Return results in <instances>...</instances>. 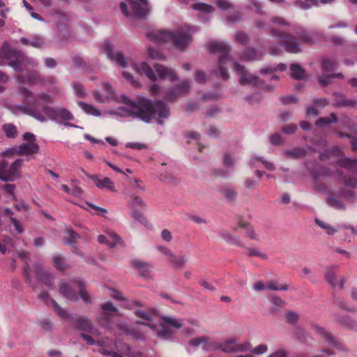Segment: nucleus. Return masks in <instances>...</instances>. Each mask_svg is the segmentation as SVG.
I'll use <instances>...</instances> for the list:
<instances>
[{"instance_id": "1", "label": "nucleus", "mask_w": 357, "mask_h": 357, "mask_svg": "<svg viewBox=\"0 0 357 357\" xmlns=\"http://www.w3.org/2000/svg\"><path fill=\"white\" fill-rule=\"evenodd\" d=\"M121 100L129 106V109L126 110L128 116L138 118L145 123H150L152 119L158 116V123L162 124V119L169 116L168 106L161 100L153 102L149 98L139 96L136 101H133L125 96H122Z\"/></svg>"}, {"instance_id": "2", "label": "nucleus", "mask_w": 357, "mask_h": 357, "mask_svg": "<svg viewBox=\"0 0 357 357\" xmlns=\"http://www.w3.org/2000/svg\"><path fill=\"white\" fill-rule=\"evenodd\" d=\"M19 93L22 96L23 101L25 102L27 105H21L13 106L12 112L15 114H17V112H21L24 114L33 117L39 121H45L46 117L43 112V106L44 103H53L52 98L45 93H40L37 97H35L30 90L24 86L19 89Z\"/></svg>"}, {"instance_id": "3", "label": "nucleus", "mask_w": 357, "mask_h": 357, "mask_svg": "<svg viewBox=\"0 0 357 357\" xmlns=\"http://www.w3.org/2000/svg\"><path fill=\"white\" fill-rule=\"evenodd\" d=\"M50 301L54 311L59 317L61 319H68L74 325L76 329L84 332L80 334V336L86 341L87 344H97V341H96L93 337H98L100 332L97 328H94L90 319L84 317L77 318L72 314H69L67 311L62 308L54 300L51 299Z\"/></svg>"}, {"instance_id": "4", "label": "nucleus", "mask_w": 357, "mask_h": 357, "mask_svg": "<svg viewBox=\"0 0 357 357\" xmlns=\"http://www.w3.org/2000/svg\"><path fill=\"white\" fill-rule=\"evenodd\" d=\"M146 36L152 41L162 43L170 42L179 50H183L191 43L192 37L188 28L182 27L176 31H153L146 33Z\"/></svg>"}, {"instance_id": "5", "label": "nucleus", "mask_w": 357, "mask_h": 357, "mask_svg": "<svg viewBox=\"0 0 357 357\" xmlns=\"http://www.w3.org/2000/svg\"><path fill=\"white\" fill-rule=\"evenodd\" d=\"M208 51L211 53H219L220 54L218 60L220 76L224 80L229 78L227 69L224 65L231 61V56L229 55L230 47L229 44L224 42L215 41L208 45Z\"/></svg>"}, {"instance_id": "6", "label": "nucleus", "mask_w": 357, "mask_h": 357, "mask_svg": "<svg viewBox=\"0 0 357 357\" xmlns=\"http://www.w3.org/2000/svg\"><path fill=\"white\" fill-rule=\"evenodd\" d=\"M271 34L274 38H278L283 44L287 52L296 54L301 51L298 40L294 35L275 29L271 30Z\"/></svg>"}, {"instance_id": "7", "label": "nucleus", "mask_w": 357, "mask_h": 357, "mask_svg": "<svg viewBox=\"0 0 357 357\" xmlns=\"http://www.w3.org/2000/svg\"><path fill=\"white\" fill-rule=\"evenodd\" d=\"M102 312L97 318V321L102 327L109 329L114 317L119 315V310L111 302L102 303L100 306Z\"/></svg>"}, {"instance_id": "8", "label": "nucleus", "mask_w": 357, "mask_h": 357, "mask_svg": "<svg viewBox=\"0 0 357 357\" xmlns=\"http://www.w3.org/2000/svg\"><path fill=\"white\" fill-rule=\"evenodd\" d=\"M130 208V216L134 220L146 225L148 221L144 215L140 212V209L146 207V204L142 199L139 196H133L128 204Z\"/></svg>"}, {"instance_id": "9", "label": "nucleus", "mask_w": 357, "mask_h": 357, "mask_svg": "<svg viewBox=\"0 0 357 357\" xmlns=\"http://www.w3.org/2000/svg\"><path fill=\"white\" fill-rule=\"evenodd\" d=\"M44 103L43 106V112L51 120H56L60 117L64 121H70L74 119L73 115L67 109L64 107H58L54 109Z\"/></svg>"}, {"instance_id": "10", "label": "nucleus", "mask_w": 357, "mask_h": 357, "mask_svg": "<svg viewBox=\"0 0 357 357\" xmlns=\"http://www.w3.org/2000/svg\"><path fill=\"white\" fill-rule=\"evenodd\" d=\"M234 70L238 73L240 75L239 82L241 85L253 84L255 86L261 87V82L259 77L252 74H249L245 69V67L237 62L234 63Z\"/></svg>"}, {"instance_id": "11", "label": "nucleus", "mask_w": 357, "mask_h": 357, "mask_svg": "<svg viewBox=\"0 0 357 357\" xmlns=\"http://www.w3.org/2000/svg\"><path fill=\"white\" fill-rule=\"evenodd\" d=\"M312 330L317 335L326 340V342L331 346L340 351L347 350L345 346L342 343L337 341L333 335L331 333L327 332L324 328L314 325L312 326Z\"/></svg>"}, {"instance_id": "12", "label": "nucleus", "mask_w": 357, "mask_h": 357, "mask_svg": "<svg viewBox=\"0 0 357 357\" xmlns=\"http://www.w3.org/2000/svg\"><path fill=\"white\" fill-rule=\"evenodd\" d=\"M77 281L66 282L64 280H61L59 283V293L69 301H77L78 296L75 290L73 289L75 284H77Z\"/></svg>"}, {"instance_id": "13", "label": "nucleus", "mask_w": 357, "mask_h": 357, "mask_svg": "<svg viewBox=\"0 0 357 357\" xmlns=\"http://www.w3.org/2000/svg\"><path fill=\"white\" fill-rule=\"evenodd\" d=\"M131 9V15L137 18L145 17L148 14L146 0H128Z\"/></svg>"}, {"instance_id": "14", "label": "nucleus", "mask_w": 357, "mask_h": 357, "mask_svg": "<svg viewBox=\"0 0 357 357\" xmlns=\"http://www.w3.org/2000/svg\"><path fill=\"white\" fill-rule=\"evenodd\" d=\"M20 176V171L11 164L8 166L6 161L0 162V180L3 181H13L15 178Z\"/></svg>"}, {"instance_id": "15", "label": "nucleus", "mask_w": 357, "mask_h": 357, "mask_svg": "<svg viewBox=\"0 0 357 357\" xmlns=\"http://www.w3.org/2000/svg\"><path fill=\"white\" fill-rule=\"evenodd\" d=\"M103 47L107 57L112 61H115L118 65L125 68L128 66V61L124 57L121 52L114 53L112 52V44L107 41L104 43Z\"/></svg>"}, {"instance_id": "16", "label": "nucleus", "mask_w": 357, "mask_h": 357, "mask_svg": "<svg viewBox=\"0 0 357 357\" xmlns=\"http://www.w3.org/2000/svg\"><path fill=\"white\" fill-rule=\"evenodd\" d=\"M34 269L38 280L43 282L47 287L53 286V277L51 274L43 271L42 266L39 264H35Z\"/></svg>"}, {"instance_id": "17", "label": "nucleus", "mask_w": 357, "mask_h": 357, "mask_svg": "<svg viewBox=\"0 0 357 357\" xmlns=\"http://www.w3.org/2000/svg\"><path fill=\"white\" fill-rule=\"evenodd\" d=\"M39 151V145L36 142H24L17 147L20 155L29 156L36 154Z\"/></svg>"}, {"instance_id": "18", "label": "nucleus", "mask_w": 357, "mask_h": 357, "mask_svg": "<svg viewBox=\"0 0 357 357\" xmlns=\"http://www.w3.org/2000/svg\"><path fill=\"white\" fill-rule=\"evenodd\" d=\"M154 68L160 79L168 78L171 81H174L177 79L176 74L172 69L167 68L158 63L154 65Z\"/></svg>"}, {"instance_id": "19", "label": "nucleus", "mask_w": 357, "mask_h": 357, "mask_svg": "<svg viewBox=\"0 0 357 357\" xmlns=\"http://www.w3.org/2000/svg\"><path fill=\"white\" fill-rule=\"evenodd\" d=\"M189 89L190 82L185 81L181 84L175 86L172 90L169 91L167 93L166 98L170 100H173L181 94L187 93Z\"/></svg>"}, {"instance_id": "20", "label": "nucleus", "mask_w": 357, "mask_h": 357, "mask_svg": "<svg viewBox=\"0 0 357 357\" xmlns=\"http://www.w3.org/2000/svg\"><path fill=\"white\" fill-rule=\"evenodd\" d=\"M333 106L336 107H353L356 105V101L347 99L346 96L344 94L340 93H335L333 94Z\"/></svg>"}, {"instance_id": "21", "label": "nucleus", "mask_w": 357, "mask_h": 357, "mask_svg": "<svg viewBox=\"0 0 357 357\" xmlns=\"http://www.w3.org/2000/svg\"><path fill=\"white\" fill-rule=\"evenodd\" d=\"M132 68L139 73H144L149 79L151 81H155L157 79L156 75L154 73L153 69L145 62L137 66V64H133Z\"/></svg>"}, {"instance_id": "22", "label": "nucleus", "mask_w": 357, "mask_h": 357, "mask_svg": "<svg viewBox=\"0 0 357 357\" xmlns=\"http://www.w3.org/2000/svg\"><path fill=\"white\" fill-rule=\"evenodd\" d=\"M20 56V52L10 49L7 44H4L0 49V58L8 60L17 59Z\"/></svg>"}, {"instance_id": "23", "label": "nucleus", "mask_w": 357, "mask_h": 357, "mask_svg": "<svg viewBox=\"0 0 357 357\" xmlns=\"http://www.w3.org/2000/svg\"><path fill=\"white\" fill-rule=\"evenodd\" d=\"M109 236L112 241H109L107 237L104 235H99L98 241L100 243L108 244L110 248L115 247L121 239L119 236L116 233L111 232L109 233Z\"/></svg>"}, {"instance_id": "24", "label": "nucleus", "mask_w": 357, "mask_h": 357, "mask_svg": "<svg viewBox=\"0 0 357 357\" xmlns=\"http://www.w3.org/2000/svg\"><path fill=\"white\" fill-rule=\"evenodd\" d=\"M262 53L257 52L254 48L248 47L241 56V59L245 61H255L261 59Z\"/></svg>"}, {"instance_id": "25", "label": "nucleus", "mask_w": 357, "mask_h": 357, "mask_svg": "<svg viewBox=\"0 0 357 357\" xmlns=\"http://www.w3.org/2000/svg\"><path fill=\"white\" fill-rule=\"evenodd\" d=\"M291 76L294 79L301 80L306 77L305 70L298 64L293 63L290 66Z\"/></svg>"}, {"instance_id": "26", "label": "nucleus", "mask_w": 357, "mask_h": 357, "mask_svg": "<svg viewBox=\"0 0 357 357\" xmlns=\"http://www.w3.org/2000/svg\"><path fill=\"white\" fill-rule=\"evenodd\" d=\"M97 345L100 347V352L106 356L112 357H123L121 354H118L112 350V348L106 345L105 340L97 341Z\"/></svg>"}, {"instance_id": "27", "label": "nucleus", "mask_w": 357, "mask_h": 357, "mask_svg": "<svg viewBox=\"0 0 357 357\" xmlns=\"http://www.w3.org/2000/svg\"><path fill=\"white\" fill-rule=\"evenodd\" d=\"M77 105L84 110L85 113L88 114H91L94 116H100L101 115L100 111L90 104H87L82 101H78Z\"/></svg>"}, {"instance_id": "28", "label": "nucleus", "mask_w": 357, "mask_h": 357, "mask_svg": "<svg viewBox=\"0 0 357 357\" xmlns=\"http://www.w3.org/2000/svg\"><path fill=\"white\" fill-rule=\"evenodd\" d=\"M2 130L8 138L15 139L18 135L17 127L13 123L3 124Z\"/></svg>"}, {"instance_id": "29", "label": "nucleus", "mask_w": 357, "mask_h": 357, "mask_svg": "<svg viewBox=\"0 0 357 357\" xmlns=\"http://www.w3.org/2000/svg\"><path fill=\"white\" fill-rule=\"evenodd\" d=\"M337 164L342 167L348 168L353 172H357V160L342 158L337 161Z\"/></svg>"}, {"instance_id": "30", "label": "nucleus", "mask_w": 357, "mask_h": 357, "mask_svg": "<svg viewBox=\"0 0 357 357\" xmlns=\"http://www.w3.org/2000/svg\"><path fill=\"white\" fill-rule=\"evenodd\" d=\"M26 80L31 84H45V81L40 77V74L34 70L29 71L26 73Z\"/></svg>"}, {"instance_id": "31", "label": "nucleus", "mask_w": 357, "mask_h": 357, "mask_svg": "<svg viewBox=\"0 0 357 357\" xmlns=\"http://www.w3.org/2000/svg\"><path fill=\"white\" fill-rule=\"evenodd\" d=\"M338 62L335 59L325 58L322 60V70L324 71H333L337 68Z\"/></svg>"}, {"instance_id": "32", "label": "nucleus", "mask_w": 357, "mask_h": 357, "mask_svg": "<svg viewBox=\"0 0 357 357\" xmlns=\"http://www.w3.org/2000/svg\"><path fill=\"white\" fill-rule=\"evenodd\" d=\"M307 152L302 148H294L291 150H287L284 151V155L290 158L296 159L301 157L305 156Z\"/></svg>"}, {"instance_id": "33", "label": "nucleus", "mask_w": 357, "mask_h": 357, "mask_svg": "<svg viewBox=\"0 0 357 357\" xmlns=\"http://www.w3.org/2000/svg\"><path fill=\"white\" fill-rule=\"evenodd\" d=\"M188 261V257L185 255L176 256L173 255L169 259L170 263L176 268L182 269Z\"/></svg>"}, {"instance_id": "34", "label": "nucleus", "mask_w": 357, "mask_h": 357, "mask_svg": "<svg viewBox=\"0 0 357 357\" xmlns=\"http://www.w3.org/2000/svg\"><path fill=\"white\" fill-rule=\"evenodd\" d=\"M239 227L244 228L245 231V235L247 237L252 240L258 241L257 235L253 227L248 222H240Z\"/></svg>"}, {"instance_id": "35", "label": "nucleus", "mask_w": 357, "mask_h": 357, "mask_svg": "<svg viewBox=\"0 0 357 357\" xmlns=\"http://www.w3.org/2000/svg\"><path fill=\"white\" fill-rule=\"evenodd\" d=\"M66 236L63 237V241L66 244L74 245L76 243L77 238L79 235L72 229H66L65 231Z\"/></svg>"}, {"instance_id": "36", "label": "nucleus", "mask_w": 357, "mask_h": 357, "mask_svg": "<svg viewBox=\"0 0 357 357\" xmlns=\"http://www.w3.org/2000/svg\"><path fill=\"white\" fill-rule=\"evenodd\" d=\"M77 285L78 287V291L80 298L86 303H90L91 302V297L88 292L85 290V285L82 281H77Z\"/></svg>"}, {"instance_id": "37", "label": "nucleus", "mask_w": 357, "mask_h": 357, "mask_svg": "<svg viewBox=\"0 0 357 357\" xmlns=\"http://www.w3.org/2000/svg\"><path fill=\"white\" fill-rule=\"evenodd\" d=\"M337 118L335 113H331L328 117H320L316 121L317 126L321 127L326 125H328L333 123H336Z\"/></svg>"}, {"instance_id": "38", "label": "nucleus", "mask_w": 357, "mask_h": 357, "mask_svg": "<svg viewBox=\"0 0 357 357\" xmlns=\"http://www.w3.org/2000/svg\"><path fill=\"white\" fill-rule=\"evenodd\" d=\"M23 275L25 278L26 282L32 288L36 289V282L33 281L31 275V268L27 262L24 266Z\"/></svg>"}, {"instance_id": "39", "label": "nucleus", "mask_w": 357, "mask_h": 357, "mask_svg": "<svg viewBox=\"0 0 357 357\" xmlns=\"http://www.w3.org/2000/svg\"><path fill=\"white\" fill-rule=\"evenodd\" d=\"M333 0H305L304 2L300 1L299 6L303 9H307L312 6H317L319 5V2L323 4L328 3L332 2Z\"/></svg>"}, {"instance_id": "40", "label": "nucleus", "mask_w": 357, "mask_h": 357, "mask_svg": "<svg viewBox=\"0 0 357 357\" xmlns=\"http://www.w3.org/2000/svg\"><path fill=\"white\" fill-rule=\"evenodd\" d=\"M160 319L164 323L170 325L173 328L178 329L183 326V324L180 319L169 316H162Z\"/></svg>"}, {"instance_id": "41", "label": "nucleus", "mask_w": 357, "mask_h": 357, "mask_svg": "<svg viewBox=\"0 0 357 357\" xmlns=\"http://www.w3.org/2000/svg\"><path fill=\"white\" fill-rule=\"evenodd\" d=\"M96 186L99 188H107L110 191H115L114 183L108 177H105L103 179L98 181Z\"/></svg>"}, {"instance_id": "42", "label": "nucleus", "mask_w": 357, "mask_h": 357, "mask_svg": "<svg viewBox=\"0 0 357 357\" xmlns=\"http://www.w3.org/2000/svg\"><path fill=\"white\" fill-rule=\"evenodd\" d=\"M338 322L348 329H357V322L348 317H341Z\"/></svg>"}, {"instance_id": "43", "label": "nucleus", "mask_w": 357, "mask_h": 357, "mask_svg": "<svg viewBox=\"0 0 357 357\" xmlns=\"http://www.w3.org/2000/svg\"><path fill=\"white\" fill-rule=\"evenodd\" d=\"M234 40L242 45H246L250 41V38L247 33L238 31L234 36Z\"/></svg>"}, {"instance_id": "44", "label": "nucleus", "mask_w": 357, "mask_h": 357, "mask_svg": "<svg viewBox=\"0 0 357 357\" xmlns=\"http://www.w3.org/2000/svg\"><path fill=\"white\" fill-rule=\"evenodd\" d=\"M235 342L234 340H229L224 344L220 346L221 350L225 353H234L235 352Z\"/></svg>"}, {"instance_id": "45", "label": "nucleus", "mask_w": 357, "mask_h": 357, "mask_svg": "<svg viewBox=\"0 0 357 357\" xmlns=\"http://www.w3.org/2000/svg\"><path fill=\"white\" fill-rule=\"evenodd\" d=\"M20 41L25 45H31L33 47L40 48L43 44V40L39 38H36L33 40L29 41L26 38H21Z\"/></svg>"}, {"instance_id": "46", "label": "nucleus", "mask_w": 357, "mask_h": 357, "mask_svg": "<svg viewBox=\"0 0 357 357\" xmlns=\"http://www.w3.org/2000/svg\"><path fill=\"white\" fill-rule=\"evenodd\" d=\"M247 250L249 257H258L263 260H267L268 259V255L266 253L261 252L257 249L248 248Z\"/></svg>"}, {"instance_id": "47", "label": "nucleus", "mask_w": 357, "mask_h": 357, "mask_svg": "<svg viewBox=\"0 0 357 357\" xmlns=\"http://www.w3.org/2000/svg\"><path fill=\"white\" fill-rule=\"evenodd\" d=\"M266 287L269 290L279 291V290H287L288 286L287 284L280 285L275 280H270L267 282Z\"/></svg>"}, {"instance_id": "48", "label": "nucleus", "mask_w": 357, "mask_h": 357, "mask_svg": "<svg viewBox=\"0 0 357 357\" xmlns=\"http://www.w3.org/2000/svg\"><path fill=\"white\" fill-rule=\"evenodd\" d=\"M53 262H54V266L59 271H64L68 268V266L63 261L61 256L59 255H56L53 257Z\"/></svg>"}, {"instance_id": "49", "label": "nucleus", "mask_w": 357, "mask_h": 357, "mask_svg": "<svg viewBox=\"0 0 357 357\" xmlns=\"http://www.w3.org/2000/svg\"><path fill=\"white\" fill-rule=\"evenodd\" d=\"M192 8L195 10H198L206 13H211L214 10V8L212 6L204 3H195L192 5Z\"/></svg>"}, {"instance_id": "50", "label": "nucleus", "mask_w": 357, "mask_h": 357, "mask_svg": "<svg viewBox=\"0 0 357 357\" xmlns=\"http://www.w3.org/2000/svg\"><path fill=\"white\" fill-rule=\"evenodd\" d=\"M286 69H287V66L285 64L280 63L275 68L268 67L266 68H262L261 70V74H267V73L273 74L276 70L284 71Z\"/></svg>"}, {"instance_id": "51", "label": "nucleus", "mask_w": 357, "mask_h": 357, "mask_svg": "<svg viewBox=\"0 0 357 357\" xmlns=\"http://www.w3.org/2000/svg\"><path fill=\"white\" fill-rule=\"evenodd\" d=\"M132 266L135 267L139 271H142V275L143 276L146 275V273L148 272V265L141 261H132Z\"/></svg>"}, {"instance_id": "52", "label": "nucleus", "mask_w": 357, "mask_h": 357, "mask_svg": "<svg viewBox=\"0 0 357 357\" xmlns=\"http://www.w3.org/2000/svg\"><path fill=\"white\" fill-rule=\"evenodd\" d=\"M222 195L229 201L234 200L237 197V192L231 188H225L222 190Z\"/></svg>"}, {"instance_id": "53", "label": "nucleus", "mask_w": 357, "mask_h": 357, "mask_svg": "<svg viewBox=\"0 0 357 357\" xmlns=\"http://www.w3.org/2000/svg\"><path fill=\"white\" fill-rule=\"evenodd\" d=\"M73 86L74 91L78 98H83L85 97L86 92L83 85L79 83L75 82L73 83Z\"/></svg>"}, {"instance_id": "54", "label": "nucleus", "mask_w": 357, "mask_h": 357, "mask_svg": "<svg viewBox=\"0 0 357 357\" xmlns=\"http://www.w3.org/2000/svg\"><path fill=\"white\" fill-rule=\"evenodd\" d=\"M327 203L329 206L334 207L337 209H343L345 207L342 202L333 197H328L327 199Z\"/></svg>"}, {"instance_id": "55", "label": "nucleus", "mask_w": 357, "mask_h": 357, "mask_svg": "<svg viewBox=\"0 0 357 357\" xmlns=\"http://www.w3.org/2000/svg\"><path fill=\"white\" fill-rule=\"evenodd\" d=\"M315 222L320 227L324 229L326 231L328 234H333L336 231V229H335L331 225L324 222L322 220L316 219Z\"/></svg>"}, {"instance_id": "56", "label": "nucleus", "mask_w": 357, "mask_h": 357, "mask_svg": "<svg viewBox=\"0 0 357 357\" xmlns=\"http://www.w3.org/2000/svg\"><path fill=\"white\" fill-rule=\"evenodd\" d=\"M299 316L298 314L293 311H288L285 314L286 321L291 324H296L298 320Z\"/></svg>"}, {"instance_id": "57", "label": "nucleus", "mask_w": 357, "mask_h": 357, "mask_svg": "<svg viewBox=\"0 0 357 357\" xmlns=\"http://www.w3.org/2000/svg\"><path fill=\"white\" fill-rule=\"evenodd\" d=\"M1 155L4 158H11L16 155H20V153L17 151V147H11L3 151Z\"/></svg>"}, {"instance_id": "58", "label": "nucleus", "mask_w": 357, "mask_h": 357, "mask_svg": "<svg viewBox=\"0 0 357 357\" xmlns=\"http://www.w3.org/2000/svg\"><path fill=\"white\" fill-rule=\"evenodd\" d=\"M326 280L332 286L335 287L337 284L336 282V277L335 275V273H333L332 268L328 269L326 275H325Z\"/></svg>"}, {"instance_id": "59", "label": "nucleus", "mask_w": 357, "mask_h": 357, "mask_svg": "<svg viewBox=\"0 0 357 357\" xmlns=\"http://www.w3.org/2000/svg\"><path fill=\"white\" fill-rule=\"evenodd\" d=\"M208 340V337L206 336H200L192 338L190 340V344L193 347H197L202 344L206 343Z\"/></svg>"}, {"instance_id": "60", "label": "nucleus", "mask_w": 357, "mask_h": 357, "mask_svg": "<svg viewBox=\"0 0 357 357\" xmlns=\"http://www.w3.org/2000/svg\"><path fill=\"white\" fill-rule=\"evenodd\" d=\"M149 56L154 59L165 60L164 55L155 49L150 47L148 50Z\"/></svg>"}, {"instance_id": "61", "label": "nucleus", "mask_w": 357, "mask_h": 357, "mask_svg": "<svg viewBox=\"0 0 357 357\" xmlns=\"http://www.w3.org/2000/svg\"><path fill=\"white\" fill-rule=\"evenodd\" d=\"M298 130V127L296 124H289L284 126L282 129V131L286 135H291L296 132Z\"/></svg>"}, {"instance_id": "62", "label": "nucleus", "mask_w": 357, "mask_h": 357, "mask_svg": "<svg viewBox=\"0 0 357 357\" xmlns=\"http://www.w3.org/2000/svg\"><path fill=\"white\" fill-rule=\"evenodd\" d=\"M9 66L12 67L15 71L20 72L22 70V63L19 61V56L17 59H13L9 61Z\"/></svg>"}, {"instance_id": "63", "label": "nucleus", "mask_w": 357, "mask_h": 357, "mask_svg": "<svg viewBox=\"0 0 357 357\" xmlns=\"http://www.w3.org/2000/svg\"><path fill=\"white\" fill-rule=\"evenodd\" d=\"M331 79L330 74H324L318 78V82L321 86H327L331 83Z\"/></svg>"}, {"instance_id": "64", "label": "nucleus", "mask_w": 357, "mask_h": 357, "mask_svg": "<svg viewBox=\"0 0 357 357\" xmlns=\"http://www.w3.org/2000/svg\"><path fill=\"white\" fill-rule=\"evenodd\" d=\"M267 357H288V353L284 349H279L269 354Z\"/></svg>"}]
</instances>
